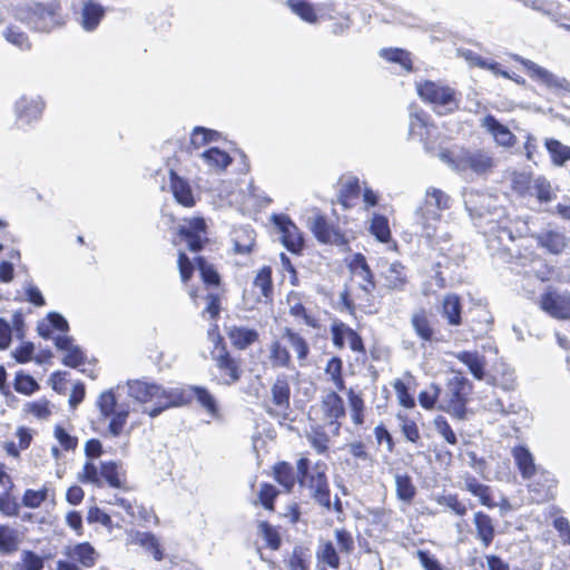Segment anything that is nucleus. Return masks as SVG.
I'll return each instance as SVG.
<instances>
[{
    "label": "nucleus",
    "instance_id": "obj_1",
    "mask_svg": "<svg viewBox=\"0 0 570 570\" xmlns=\"http://www.w3.org/2000/svg\"><path fill=\"white\" fill-rule=\"evenodd\" d=\"M173 243L175 245L184 244L189 253L196 255L191 259L185 250L178 252L177 269L180 283L183 286L188 287L190 299L197 302L199 289L196 286H190L195 269H197L206 289L204 296L205 307L202 311V315L210 321H218L223 311L226 288L217 266L205 256L199 255L212 244L209 226L206 219L203 216L185 217L183 223L176 228Z\"/></svg>",
    "mask_w": 570,
    "mask_h": 570
},
{
    "label": "nucleus",
    "instance_id": "obj_2",
    "mask_svg": "<svg viewBox=\"0 0 570 570\" xmlns=\"http://www.w3.org/2000/svg\"><path fill=\"white\" fill-rule=\"evenodd\" d=\"M85 461L81 471L78 473L77 479L83 484H91L97 488L109 487L111 489H125L126 472L121 470L120 464L116 461H101L97 465L92 459L102 455L104 449L100 440L89 439L85 443Z\"/></svg>",
    "mask_w": 570,
    "mask_h": 570
},
{
    "label": "nucleus",
    "instance_id": "obj_3",
    "mask_svg": "<svg viewBox=\"0 0 570 570\" xmlns=\"http://www.w3.org/2000/svg\"><path fill=\"white\" fill-rule=\"evenodd\" d=\"M347 268L352 277L360 278L361 283L354 296L348 289H344L340 294L341 304L350 315H355L356 309L366 314L375 313L374 291L376 288V282L365 256L361 253L354 254L347 264Z\"/></svg>",
    "mask_w": 570,
    "mask_h": 570
},
{
    "label": "nucleus",
    "instance_id": "obj_4",
    "mask_svg": "<svg viewBox=\"0 0 570 570\" xmlns=\"http://www.w3.org/2000/svg\"><path fill=\"white\" fill-rule=\"evenodd\" d=\"M297 483L307 490L309 498L325 510H331L332 490L328 479V465L318 460L314 463L302 455L296 461Z\"/></svg>",
    "mask_w": 570,
    "mask_h": 570
},
{
    "label": "nucleus",
    "instance_id": "obj_5",
    "mask_svg": "<svg viewBox=\"0 0 570 570\" xmlns=\"http://www.w3.org/2000/svg\"><path fill=\"white\" fill-rule=\"evenodd\" d=\"M415 91L422 102L439 116L452 115L460 110L462 94L443 80L421 79Z\"/></svg>",
    "mask_w": 570,
    "mask_h": 570
},
{
    "label": "nucleus",
    "instance_id": "obj_6",
    "mask_svg": "<svg viewBox=\"0 0 570 570\" xmlns=\"http://www.w3.org/2000/svg\"><path fill=\"white\" fill-rule=\"evenodd\" d=\"M213 348L210 356L214 362L215 372L212 381L217 385L232 386L240 381L244 374L243 360L235 356L228 348L224 336L218 332L217 321H214Z\"/></svg>",
    "mask_w": 570,
    "mask_h": 570
},
{
    "label": "nucleus",
    "instance_id": "obj_7",
    "mask_svg": "<svg viewBox=\"0 0 570 570\" xmlns=\"http://www.w3.org/2000/svg\"><path fill=\"white\" fill-rule=\"evenodd\" d=\"M439 157L458 173L471 171L479 176H485L495 167L494 158L483 148L461 147L458 150L444 148L440 151Z\"/></svg>",
    "mask_w": 570,
    "mask_h": 570
},
{
    "label": "nucleus",
    "instance_id": "obj_8",
    "mask_svg": "<svg viewBox=\"0 0 570 570\" xmlns=\"http://www.w3.org/2000/svg\"><path fill=\"white\" fill-rule=\"evenodd\" d=\"M96 407L98 424L107 423L106 433L112 438H119L126 429L130 415V406L128 403H119L114 389L102 391L97 400Z\"/></svg>",
    "mask_w": 570,
    "mask_h": 570
},
{
    "label": "nucleus",
    "instance_id": "obj_9",
    "mask_svg": "<svg viewBox=\"0 0 570 570\" xmlns=\"http://www.w3.org/2000/svg\"><path fill=\"white\" fill-rule=\"evenodd\" d=\"M471 392L472 384L470 381L462 373H456L448 380L444 392H441L439 409L456 420H464Z\"/></svg>",
    "mask_w": 570,
    "mask_h": 570
},
{
    "label": "nucleus",
    "instance_id": "obj_10",
    "mask_svg": "<svg viewBox=\"0 0 570 570\" xmlns=\"http://www.w3.org/2000/svg\"><path fill=\"white\" fill-rule=\"evenodd\" d=\"M334 537L337 549L331 540L323 541L317 551V561L332 570L341 567V558L338 551L343 554H351L355 550V542L352 533L346 529H336Z\"/></svg>",
    "mask_w": 570,
    "mask_h": 570
},
{
    "label": "nucleus",
    "instance_id": "obj_11",
    "mask_svg": "<svg viewBox=\"0 0 570 570\" xmlns=\"http://www.w3.org/2000/svg\"><path fill=\"white\" fill-rule=\"evenodd\" d=\"M60 10L61 7L57 1L49 3L35 2L24 10L23 20L37 31L50 32L63 23Z\"/></svg>",
    "mask_w": 570,
    "mask_h": 570
},
{
    "label": "nucleus",
    "instance_id": "obj_12",
    "mask_svg": "<svg viewBox=\"0 0 570 570\" xmlns=\"http://www.w3.org/2000/svg\"><path fill=\"white\" fill-rule=\"evenodd\" d=\"M330 334L335 350L348 348L356 356L366 358L367 350L362 334L347 323L335 318L330 325Z\"/></svg>",
    "mask_w": 570,
    "mask_h": 570
},
{
    "label": "nucleus",
    "instance_id": "obj_13",
    "mask_svg": "<svg viewBox=\"0 0 570 570\" xmlns=\"http://www.w3.org/2000/svg\"><path fill=\"white\" fill-rule=\"evenodd\" d=\"M438 127L432 116L413 102L409 106V138L419 139L425 149H433V134Z\"/></svg>",
    "mask_w": 570,
    "mask_h": 570
},
{
    "label": "nucleus",
    "instance_id": "obj_14",
    "mask_svg": "<svg viewBox=\"0 0 570 570\" xmlns=\"http://www.w3.org/2000/svg\"><path fill=\"white\" fill-rule=\"evenodd\" d=\"M309 229L321 244L336 246H345L348 244L345 233L337 225L328 220L322 213H316L312 217Z\"/></svg>",
    "mask_w": 570,
    "mask_h": 570
},
{
    "label": "nucleus",
    "instance_id": "obj_15",
    "mask_svg": "<svg viewBox=\"0 0 570 570\" xmlns=\"http://www.w3.org/2000/svg\"><path fill=\"white\" fill-rule=\"evenodd\" d=\"M320 410L322 412L321 420L332 429V434L338 436L342 429V419L346 415L344 401L341 395L331 391L325 394L320 402Z\"/></svg>",
    "mask_w": 570,
    "mask_h": 570
},
{
    "label": "nucleus",
    "instance_id": "obj_16",
    "mask_svg": "<svg viewBox=\"0 0 570 570\" xmlns=\"http://www.w3.org/2000/svg\"><path fill=\"white\" fill-rule=\"evenodd\" d=\"M539 307L550 317L558 321L570 320V293L548 288L539 299Z\"/></svg>",
    "mask_w": 570,
    "mask_h": 570
},
{
    "label": "nucleus",
    "instance_id": "obj_17",
    "mask_svg": "<svg viewBox=\"0 0 570 570\" xmlns=\"http://www.w3.org/2000/svg\"><path fill=\"white\" fill-rule=\"evenodd\" d=\"M46 104L40 96H22L16 101V125L19 129L38 121L45 110Z\"/></svg>",
    "mask_w": 570,
    "mask_h": 570
},
{
    "label": "nucleus",
    "instance_id": "obj_18",
    "mask_svg": "<svg viewBox=\"0 0 570 570\" xmlns=\"http://www.w3.org/2000/svg\"><path fill=\"white\" fill-rule=\"evenodd\" d=\"M273 222L281 233L284 247L292 254H301L304 248V237L294 222L286 215H274Z\"/></svg>",
    "mask_w": 570,
    "mask_h": 570
},
{
    "label": "nucleus",
    "instance_id": "obj_19",
    "mask_svg": "<svg viewBox=\"0 0 570 570\" xmlns=\"http://www.w3.org/2000/svg\"><path fill=\"white\" fill-rule=\"evenodd\" d=\"M441 218V212L432 207L430 199H425L416 210V224L421 227L422 235L428 239H433L436 236Z\"/></svg>",
    "mask_w": 570,
    "mask_h": 570
},
{
    "label": "nucleus",
    "instance_id": "obj_20",
    "mask_svg": "<svg viewBox=\"0 0 570 570\" xmlns=\"http://www.w3.org/2000/svg\"><path fill=\"white\" fill-rule=\"evenodd\" d=\"M169 189L175 200L185 208L196 205V198L188 179L178 175L175 169L169 170Z\"/></svg>",
    "mask_w": 570,
    "mask_h": 570
},
{
    "label": "nucleus",
    "instance_id": "obj_21",
    "mask_svg": "<svg viewBox=\"0 0 570 570\" xmlns=\"http://www.w3.org/2000/svg\"><path fill=\"white\" fill-rule=\"evenodd\" d=\"M482 127L493 137L494 141L504 148H511L517 144V136L510 128L501 124L493 115H487L482 119Z\"/></svg>",
    "mask_w": 570,
    "mask_h": 570
},
{
    "label": "nucleus",
    "instance_id": "obj_22",
    "mask_svg": "<svg viewBox=\"0 0 570 570\" xmlns=\"http://www.w3.org/2000/svg\"><path fill=\"white\" fill-rule=\"evenodd\" d=\"M431 313L425 308H419L411 316V325L415 335L424 343H432L438 341L435 337L436 331L434 328Z\"/></svg>",
    "mask_w": 570,
    "mask_h": 570
},
{
    "label": "nucleus",
    "instance_id": "obj_23",
    "mask_svg": "<svg viewBox=\"0 0 570 570\" xmlns=\"http://www.w3.org/2000/svg\"><path fill=\"white\" fill-rule=\"evenodd\" d=\"M253 288L256 292V301L258 303H272L274 295V284H273V271L268 265L262 266L254 279H253Z\"/></svg>",
    "mask_w": 570,
    "mask_h": 570
},
{
    "label": "nucleus",
    "instance_id": "obj_24",
    "mask_svg": "<svg viewBox=\"0 0 570 570\" xmlns=\"http://www.w3.org/2000/svg\"><path fill=\"white\" fill-rule=\"evenodd\" d=\"M533 237L541 248L552 255H560L569 245L568 237L558 229H546Z\"/></svg>",
    "mask_w": 570,
    "mask_h": 570
},
{
    "label": "nucleus",
    "instance_id": "obj_25",
    "mask_svg": "<svg viewBox=\"0 0 570 570\" xmlns=\"http://www.w3.org/2000/svg\"><path fill=\"white\" fill-rule=\"evenodd\" d=\"M314 407H311L309 420L314 421L311 425L309 431L306 432L305 436L311 448L320 455H328L331 451L332 439L331 435L325 431L324 425H321L316 420L312 419V412Z\"/></svg>",
    "mask_w": 570,
    "mask_h": 570
},
{
    "label": "nucleus",
    "instance_id": "obj_26",
    "mask_svg": "<svg viewBox=\"0 0 570 570\" xmlns=\"http://www.w3.org/2000/svg\"><path fill=\"white\" fill-rule=\"evenodd\" d=\"M227 337L235 350L245 351L259 341V333L255 328L232 325L226 330Z\"/></svg>",
    "mask_w": 570,
    "mask_h": 570
},
{
    "label": "nucleus",
    "instance_id": "obj_27",
    "mask_svg": "<svg viewBox=\"0 0 570 570\" xmlns=\"http://www.w3.org/2000/svg\"><path fill=\"white\" fill-rule=\"evenodd\" d=\"M464 490L478 498L481 505L488 509H494L498 503L493 497V490L490 485L481 483L478 478L472 474L464 475Z\"/></svg>",
    "mask_w": 570,
    "mask_h": 570
},
{
    "label": "nucleus",
    "instance_id": "obj_28",
    "mask_svg": "<svg viewBox=\"0 0 570 570\" xmlns=\"http://www.w3.org/2000/svg\"><path fill=\"white\" fill-rule=\"evenodd\" d=\"M384 286L393 292H402L409 284L407 268L400 261H394L383 273Z\"/></svg>",
    "mask_w": 570,
    "mask_h": 570
},
{
    "label": "nucleus",
    "instance_id": "obj_29",
    "mask_svg": "<svg viewBox=\"0 0 570 570\" xmlns=\"http://www.w3.org/2000/svg\"><path fill=\"white\" fill-rule=\"evenodd\" d=\"M66 556L76 564L83 568H92L99 558V553L89 542H80L68 547Z\"/></svg>",
    "mask_w": 570,
    "mask_h": 570
},
{
    "label": "nucleus",
    "instance_id": "obj_30",
    "mask_svg": "<svg viewBox=\"0 0 570 570\" xmlns=\"http://www.w3.org/2000/svg\"><path fill=\"white\" fill-rule=\"evenodd\" d=\"M473 524L476 539L480 540L482 547L489 548L495 538L494 520L484 511L479 510L473 514Z\"/></svg>",
    "mask_w": 570,
    "mask_h": 570
},
{
    "label": "nucleus",
    "instance_id": "obj_31",
    "mask_svg": "<svg viewBox=\"0 0 570 570\" xmlns=\"http://www.w3.org/2000/svg\"><path fill=\"white\" fill-rule=\"evenodd\" d=\"M190 393L188 385L173 389L160 385L158 402H163L168 409L187 406L190 404Z\"/></svg>",
    "mask_w": 570,
    "mask_h": 570
},
{
    "label": "nucleus",
    "instance_id": "obj_32",
    "mask_svg": "<svg viewBox=\"0 0 570 570\" xmlns=\"http://www.w3.org/2000/svg\"><path fill=\"white\" fill-rule=\"evenodd\" d=\"M462 302L461 297L455 293L446 294L441 303V314L445 318L448 325H462Z\"/></svg>",
    "mask_w": 570,
    "mask_h": 570
},
{
    "label": "nucleus",
    "instance_id": "obj_33",
    "mask_svg": "<svg viewBox=\"0 0 570 570\" xmlns=\"http://www.w3.org/2000/svg\"><path fill=\"white\" fill-rule=\"evenodd\" d=\"M272 476L285 493H291L297 482L296 471L287 461H277L272 466Z\"/></svg>",
    "mask_w": 570,
    "mask_h": 570
},
{
    "label": "nucleus",
    "instance_id": "obj_34",
    "mask_svg": "<svg viewBox=\"0 0 570 570\" xmlns=\"http://www.w3.org/2000/svg\"><path fill=\"white\" fill-rule=\"evenodd\" d=\"M106 14V9L98 2L88 0L81 9L80 24L86 31H94L98 28Z\"/></svg>",
    "mask_w": 570,
    "mask_h": 570
},
{
    "label": "nucleus",
    "instance_id": "obj_35",
    "mask_svg": "<svg viewBox=\"0 0 570 570\" xmlns=\"http://www.w3.org/2000/svg\"><path fill=\"white\" fill-rule=\"evenodd\" d=\"M514 463L524 480L532 479L537 473L534 458L524 445H515L512 451Z\"/></svg>",
    "mask_w": 570,
    "mask_h": 570
},
{
    "label": "nucleus",
    "instance_id": "obj_36",
    "mask_svg": "<svg viewBox=\"0 0 570 570\" xmlns=\"http://www.w3.org/2000/svg\"><path fill=\"white\" fill-rule=\"evenodd\" d=\"M272 403L281 411L285 412L291 405V385L286 375L276 377L272 387Z\"/></svg>",
    "mask_w": 570,
    "mask_h": 570
},
{
    "label": "nucleus",
    "instance_id": "obj_37",
    "mask_svg": "<svg viewBox=\"0 0 570 570\" xmlns=\"http://www.w3.org/2000/svg\"><path fill=\"white\" fill-rule=\"evenodd\" d=\"M283 337L287 340L292 348L296 354V358L301 366L306 365L307 358L311 353L309 344L305 337L292 327H285L283 331Z\"/></svg>",
    "mask_w": 570,
    "mask_h": 570
},
{
    "label": "nucleus",
    "instance_id": "obj_38",
    "mask_svg": "<svg viewBox=\"0 0 570 570\" xmlns=\"http://www.w3.org/2000/svg\"><path fill=\"white\" fill-rule=\"evenodd\" d=\"M361 185L357 177H348L341 186L337 200L344 209L352 208L361 195Z\"/></svg>",
    "mask_w": 570,
    "mask_h": 570
},
{
    "label": "nucleus",
    "instance_id": "obj_39",
    "mask_svg": "<svg viewBox=\"0 0 570 570\" xmlns=\"http://www.w3.org/2000/svg\"><path fill=\"white\" fill-rule=\"evenodd\" d=\"M130 392L135 400L139 403H148L158 401L160 384L149 383L145 381H134L130 385Z\"/></svg>",
    "mask_w": 570,
    "mask_h": 570
},
{
    "label": "nucleus",
    "instance_id": "obj_40",
    "mask_svg": "<svg viewBox=\"0 0 570 570\" xmlns=\"http://www.w3.org/2000/svg\"><path fill=\"white\" fill-rule=\"evenodd\" d=\"M268 358L274 368H294L288 348L278 340L271 343Z\"/></svg>",
    "mask_w": 570,
    "mask_h": 570
},
{
    "label": "nucleus",
    "instance_id": "obj_41",
    "mask_svg": "<svg viewBox=\"0 0 570 570\" xmlns=\"http://www.w3.org/2000/svg\"><path fill=\"white\" fill-rule=\"evenodd\" d=\"M518 61L524 67L527 73L533 80L539 81L549 88L558 86L557 78L547 69L540 67L529 59L518 58Z\"/></svg>",
    "mask_w": 570,
    "mask_h": 570
},
{
    "label": "nucleus",
    "instance_id": "obj_42",
    "mask_svg": "<svg viewBox=\"0 0 570 570\" xmlns=\"http://www.w3.org/2000/svg\"><path fill=\"white\" fill-rule=\"evenodd\" d=\"M200 157L210 168L217 171L226 170V168L233 163L232 156L218 147H210L206 149L200 154Z\"/></svg>",
    "mask_w": 570,
    "mask_h": 570
},
{
    "label": "nucleus",
    "instance_id": "obj_43",
    "mask_svg": "<svg viewBox=\"0 0 570 570\" xmlns=\"http://www.w3.org/2000/svg\"><path fill=\"white\" fill-rule=\"evenodd\" d=\"M188 389L191 390L190 403L195 399L209 415H218L217 402L208 389L199 385H188Z\"/></svg>",
    "mask_w": 570,
    "mask_h": 570
},
{
    "label": "nucleus",
    "instance_id": "obj_44",
    "mask_svg": "<svg viewBox=\"0 0 570 570\" xmlns=\"http://www.w3.org/2000/svg\"><path fill=\"white\" fill-rule=\"evenodd\" d=\"M281 494V490L269 482H262L257 492L255 505H262L266 511L274 512L276 510V500Z\"/></svg>",
    "mask_w": 570,
    "mask_h": 570
},
{
    "label": "nucleus",
    "instance_id": "obj_45",
    "mask_svg": "<svg viewBox=\"0 0 570 570\" xmlns=\"http://www.w3.org/2000/svg\"><path fill=\"white\" fill-rule=\"evenodd\" d=\"M380 56L392 63L400 65L406 72L414 70L411 53L402 48H383Z\"/></svg>",
    "mask_w": 570,
    "mask_h": 570
},
{
    "label": "nucleus",
    "instance_id": "obj_46",
    "mask_svg": "<svg viewBox=\"0 0 570 570\" xmlns=\"http://www.w3.org/2000/svg\"><path fill=\"white\" fill-rule=\"evenodd\" d=\"M368 232L380 243L386 244L392 239V232L386 216L374 214L370 222Z\"/></svg>",
    "mask_w": 570,
    "mask_h": 570
},
{
    "label": "nucleus",
    "instance_id": "obj_47",
    "mask_svg": "<svg viewBox=\"0 0 570 570\" xmlns=\"http://www.w3.org/2000/svg\"><path fill=\"white\" fill-rule=\"evenodd\" d=\"M456 358L468 366L469 371L476 380L484 377L485 361L483 356H480L476 352L463 351L456 355Z\"/></svg>",
    "mask_w": 570,
    "mask_h": 570
},
{
    "label": "nucleus",
    "instance_id": "obj_48",
    "mask_svg": "<svg viewBox=\"0 0 570 570\" xmlns=\"http://www.w3.org/2000/svg\"><path fill=\"white\" fill-rule=\"evenodd\" d=\"M218 138L219 134L216 130L205 127H195L190 134L187 151L191 153L193 150L199 149L212 141H216Z\"/></svg>",
    "mask_w": 570,
    "mask_h": 570
},
{
    "label": "nucleus",
    "instance_id": "obj_49",
    "mask_svg": "<svg viewBox=\"0 0 570 570\" xmlns=\"http://www.w3.org/2000/svg\"><path fill=\"white\" fill-rule=\"evenodd\" d=\"M347 401L351 411V419L354 425L361 426L365 422V401L362 394L356 393L353 389L347 391Z\"/></svg>",
    "mask_w": 570,
    "mask_h": 570
},
{
    "label": "nucleus",
    "instance_id": "obj_50",
    "mask_svg": "<svg viewBox=\"0 0 570 570\" xmlns=\"http://www.w3.org/2000/svg\"><path fill=\"white\" fill-rule=\"evenodd\" d=\"M395 492L396 498L405 503H411L416 495V488L412 478L407 474L395 475Z\"/></svg>",
    "mask_w": 570,
    "mask_h": 570
},
{
    "label": "nucleus",
    "instance_id": "obj_51",
    "mask_svg": "<svg viewBox=\"0 0 570 570\" xmlns=\"http://www.w3.org/2000/svg\"><path fill=\"white\" fill-rule=\"evenodd\" d=\"M544 145L554 165L562 166L568 160H570L569 146L563 145L561 141L554 138L546 139Z\"/></svg>",
    "mask_w": 570,
    "mask_h": 570
},
{
    "label": "nucleus",
    "instance_id": "obj_52",
    "mask_svg": "<svg viewBox=\"0 0 570 570\" xmlns=\"http://www.w3.org/2000/svg\"><path fill=\"white\" fill-rule=\"evenodd\" d=\"M134 542L150 552L155 560L160 561L164 559L163 549L151 532H137L134 537Z\"/></svg>",
    "mask_w": 570,
    "mask_h": 570
},
{
    "label": "nucleus",
    "instance_id": "obj_53",
    "mask_svg": "<svg viewBox=\"0 0 570 570\" xmlns=\"http://www.w3.org/2000/svg\"><path fill=\"white\" fill-rule=\"evenodd\" d=\"M255 246V237L253 229L240 228L235 232L234 253L246 255L252 253Z\"/></svg>",
    "mask_w": 570,
    "mask_h": 570
},
{
    "label": "nucleus",
    "instance_id": "obj_54",
    "mask_svg": "<svg viewBox=\"0 0 570 570\" xmlns=\"http://www.w3.org/2000/svg\"><path fill=\"white\" fill-rule=\"evenodd\" d=\"M288 313L296 320H302L305 325L314 330L320 328L321 322L311 311L298 299L289 305Z\"/></svg>",
    "mask_w": 570,
    "mask_h": 570
},
{
    "label": "nucleus",
    "instance_id": "obj_55",
    "mask_svg": "<svg viewBox=\"0 0 570 570\" xmlns=\"http://www.w3.org/2000/svg\"><path fill=\"white\" fill-rule=\"evenodd\" d=\"M396 419L405 440L410 443L417 444L421 441V432L417 423L403 413H397Z\"/></svg>",
    "mask_w": 570,
    "mask_h": 570
},
{
    "label": "nucleus",
    "instance_id": "obj_56",
    "mask_svg": "<svg viewBox=\"0 0 570 570\" xmlns=\"http://www.w3.org/2000/svg\"><path fill=\"white\" fill-rule=\"evenodd\" d=\"M325 373L330 376L331 381L338 391L345 389V380L343 376V361L340 356H332L326 365Z\"/></svg>",
    "mask_w": 570,
    "mask_h": 570
},
{
    "label": "nucleus",
    "instance_id": "obj_57",
    "mask_svg": "<svg viewBox=\"0 0 570 570\" xmlns=\"http://www.w3.org/2000/svg\"><path fill=\"white\" fill-rule=\"evenodd\" d=\"M258 532L264 539L268 549L276 551L281 548L282 538L278 529L272 525L268 521H261L258 523Z\"/></svg>",
    "mask_w": 570,
    "mask_h": 570
},
{
    "label": "nucleus",
    "instance_id": "obj_58",
    "mask_svg": "<svg viewBox=\"0 0 570 570\" xmlns=\"http://www.w3.org/2000/svg\"><path fill=\"white\" fill-rule=\"evenodd\" d=\"M13 389L16 392L23 395H31L39 391V383L31 376L22 371L16 373L13 381Z\"/></svg>",
    "mask_w": 570,
    "mask_h": 570
},
{
    "label": "nucleus",
    "instance_id": "obj_59",
    "mask_svg": "<svg viewBox=\"0 0 570 570\" xmlns=\"http://www.w3.org/2000/svg\"><path fill=\"white\" fill-rule=\"evenodd\" d=\"M291 10L307 23H316L318 21L317 12L314 6L307 1H288Z\"/></svg>",
    "mask_w": 570,
    "mask_h": 570
},
{
    "label": "nucleus",
    "instance_id": "obj_60",
    "mask_svg": "<svg viewBox=\"0 0 570 570\" xmlns=\"http://www.w3.org/2000/svg\"><path fill=\"white\" fill-rule=\"evenodd\" d=\"M534 180L535 179L532 178L531 174L517 173L512 177L511 188L520 196L532 195Z\"/></svg>",
    "mask_w": 570,
    "mask_h": 570
},
{
    "label": "nucleus",
    "instance_id": "obj_61",
    "mask_svg": "<svg viewBox=\"0 0 570 570\" xmlns=\"http://www.w3.org/2000/svg\"><path fill=\"white\" fill-rule=\"evenodd\" d=\"M48 495L47 485H42L39 490L27 489L22 494V504L29 509H37L48 499Z\"/></svg>",
    "mask_w": 570,
    "mask_h": 570
},
{
    "label": "nucleus",
    "instance_id": "obj_62",
    "mask_svg": "<svg viewBox=\"0 0 570 570\" xmlns=\"http://www.w3.org/2000/svg\"><path fill=\"white\" fill-rule=\"evenodd\" d=\"M18 535L16 530L8 525H0V552L12 553L18 549Z\"/></svg>",
    "mask_w": 570,
    "mask_h": 570
},
{
    "label": "nucleus",
    "instance_id": "obj_63",
    "mask_svg": "<svg viewBox=\"0 0 570 570\" xmlns=\"http://www.w3.org/2000/svg\"><path fill=\"white\" fill-rule=\"evenodd\" d=\"M392 386L395 391V395L399 404L404 409H414L415 407V399L410 392L409 386L401 379H396Z\"/></svg>",
    "mask_w": 570,
    "mask_h": 570
},
{
    "label": "nucleus",
    "instance_id": "obj_64",
    "mask_svg": "<svg viewBox=\"0 0 570 570\" xmlns=\"http://www.w3.org/2000/svg\"><path fill=\"white\" fill-rule=\"evenodd\" d=\"M53 436L65 452L75 451L78 448L79 440L70 434L62 425L57 424L53 428Z\"/></svg>",
    "mask_w": 570,
    "mask_h": 570
}]
</instances>
